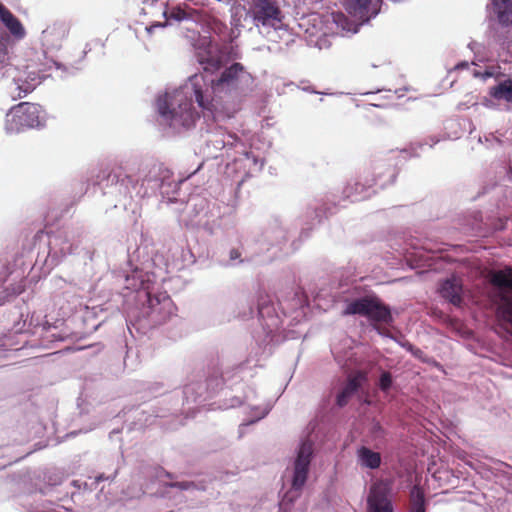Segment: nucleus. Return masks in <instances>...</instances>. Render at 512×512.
<instances>
[{
	"label": "nucleus",
	"instance_id": "nucleus-21",
	"mask_svg": "<svg viewBox=\"0 0 512 512\" xmlns=\"http://www.w3.org/2000/svg\"><path fill=\"white\" fill-rule=\"evenodd\" d=\"M9 39L8 37L0 40V65L10 64L18 69L20 64L16 57H10L8 50Z\"/></svg>",
	"mask_w": 512,
	"mask_h": 512
},
{
	"label": "nucleus",
	"instance_id": "nucleus-12",
	"mask_svg": "<svg viewBox=\"0 0 512 512\" xmlns=\"http://www.w3.org/2000/svg\"><path fill=\"white\" fill-rule=\"evenodd\" d=\"M356 462L362 469L375 470L381 465L382 458L379 452L367 446H359L356 449Z\"/></svg>",
	"mask_w": 512,
	"mask_h": 512
},
{
	"label": "nucleus",
	"instance_id": "nucleus-18",
	"mask_svg": "<svg viewBox=\"0 0 512 512\" xmlns=\"http://www.w3.org/2000/svg\"><path fill=\"white\" fill-rule=\"evenodd\" d=\"M164 15L169 19H174L177 21L192 19L194 21H198L199 14L198 11L191 8H182L180 6L173 7L167 14V12L164 13Z\"/></svg>",
	"mask_w": 512,
	"mask_h": 512
},
{
	"label": "nucleus",
	"instance_id": "nucleus-34",
	"mask_svg": "<svg viewBox=\"0 0 512 512\" xmlns=\"http://www.w3.org/2000/svg\"><path fill=\"white\" fill-rule=\"evenodd\" d=\"M439 139L436 137L431 138V143L429 144L430 147H433L436 143H438Z\"/></svg>",
	"mask_w": 512,
	"mask_h": 512
},
{
	"label": "nucleus",
	"instance_id": "nucleus-29",
	"mask_svg": "<svg viewBox=\"0 0 512 512\" xmlns=\"http://www.w3.org/2000/svg\"><path fill=\"white\" fill-rule=\"evenodd\" d=\"M241 404H242V402L240 401V399L237 398V397H234V398L231 399L230 403L225 406V408H234V407L239 406Z\"/></svg>",
	"mask_w": 512,
	"mask_h": 512
},
{
	"label": "nucleus",
	"instance_id": "nucleus-23",
	"mask_svg": "<svg viewBox=\"0 0 512 512\" xmlns=\"http://www.w3.org/2000/svg\"><path fill=\"white\" fill-rule=\"evenodd\" d=\"M411 497L413 502L411 512H425L424 495L421 490L417 487H414L411 491Z\"/></svg>",
	"mask_w": 512,
	"mask_h": 512
},
{
	"label": "nucleus",
	"instance_id": "nucleus-16",
	"mask_svg": "<svg viewBox=\"0 0 512 512\" xmlns=\"http://www.w3.org/2000/svg\"><path fill=\"white\" fill-rule=\"evenodd\" d=\"M366 379V376L362 372H358L348 379V382L338 393L336 402L339 407H343L347 404L349 398L357 391L361 383Z\"/></svg>",
	"mask_w": 512,
	"mask_h": 512
},
{
	"label": "nucleus",
	"instance_id": "nucleus-37",
	"mask_svg": "<svg viewBox=\"0 0 512 512\" xmlns=\"http://www.w3.org/2000/svg\"><path fill=\"white\" fill-rule=\"evenodd\" d=\"M5 302V298L0 295V305H2Z\"/></svg>",
	"mask_w": 512,
	"mask_h": 512
},
{
	"label": "nucleus",
	"instance_id": "nucleus-31",
	"mask_svg": "<svg viewBox=\"0 0 512 512\" xmlns=\"http://www.w3.org/2000/svg\"><path fill=\"white\" fill-rule=\"evenodd\" d=\"M332 351H333L335 359L338 361V363L341 365H344V363H343L344 360H343L342 356L340 355L339 351H337L335 348Z\"/></svg>",
	"mask_w": 512,
	"mask_h": 512
},
{
	"label": "nucleus",
	"instance_id": "nucleus-2",
	"mask_svg": "<svg viewBox=\"0 0 512 512\" xmlns=\"http://www.w3.org/2000/svg\"><path fill=\"white\" fill-rule=\"evenodd\" d=\"M231 13V24L235 28H246L251 24L269 41L277 42L288 32L286 13L277 0H250L247 8L234 6Z\"/></svg>",
	"mask_w": 512,
	"mask_h": 512
},
{
	"label": "nucleus",
	"instance_id": "nucleus-8",
	"mask_svg": "<svg viewBox=\"0 0 512 512\" xmlns=\"http://www.w3.org/2000/svg\"><path fill=\"white\" fill-rule=\"evenodd\" d=\"M195 57L198 63L203 67L204 72H214L218 70L222 62V53L217 43L209 37L199 38L194 45Z\"/></svg>",
	"mask_w": 512,
	"mask_h": 512
},
{
	"label": "nucleus",
	"instance_id": "nucleus-22",
	"mask_svg": "<svg viewBox=\"0 0 512 512\" xmlns=\"http://www.w3.org/2000/svg\"><path fill=\"white\" fill-rule=\"evenodd\" d=\"M270 309L269 307L265 306H259L258 307V313L259 316L264 321V327L267 329L268 333H272L276 328L279 326V319L278 317H269Z\"/></svg>",
	"mask_w": 512,
	"mask_h": 512
},
{
	"label": "nucleus",
	"instance_id": "nucleus-13",
	"mask_svg": "<svg viewBox=\"0 0 512 512\" xmlns=\"http://www.w3.org/2000/svg\"><path fill=\"white\" fill-rule=\"evenodd\" d=\"M462 283L457 277L446 279L440 286L441 296L454 305H460L462 301Z\"/></svg>",
	"mask_w": 512,
	"mask_h": 512
},
{
	"label": "nucleus",
	"instance_id": "nucleus-32",
	"mask_svg": "<svg viewBox=\"0 0 512 512\" xmlns=\"http://www.w3.org/2000/svg\"><path fill=\"white\" fill-rule=\"evenodd\" d=\"M245 156L247 159L252 158L255 165L258 164V159L256 157L252 156V154L250 152H245Z\"/></svg>",
	"mask_w": 512,
	"mask_h": 512
},
{
	"label": "nucleus",
	"instance_id": "nucleus-6",
	"mask_svg": "<svg viewBox=\"0 0 512 512\" xmlns=\"http://www.w3.org/2000/svg\"><path fill=\"white\" fill-rule=\"evenodd\" d=\"M313 452V443L310 440H304L300 444L294 461L291 489L284 495L280 503L281 508L292 503L294 499L299 496V493L305 485L308 477Z\"/></svg>",
	"mask_w": 512,
	"mask_h": 512
},
{
	"label": "nucleus",
	"instance_id": "nucleus-26",
	"mask_svg": "<svg viewBox=\"0 0 512 512\" xmlns=\"http://www.w3.org/2000/svg\"><path fill=\"white\" fill-rule=\"evenodd\" d=\"M23 291H24V285L20 282V283L15 284V285L12 287V289H11V293H8V292H7V290L5 289V290L0 291V295L6 299L8 296H16V295H19V294H21Z\"/></svg>",
	"mask_w": 512,
	"mask_h": 512
},
{
	"label": "nucleus",
	"instance_id": "nucleus-38",
	"mask_svg": "<svg viewBox=\"0 0 512 512\" xmlns=\"http://www.w3.org/2000/svg\"><path fill=\"white\" fill-rule=\"evenodd\" d=\"M14 80H17V81H22V76H18L17 78L15 77Z\"/></svg>",
	"mask_w": 512,
	"mask_h": 512
},
{
	"label": "nucleus",
	"instance_id": "nucleus-10",
	"mask_svg": "<svg viewBox=\"0 0 512 512\" xmlns=\"http://www.w3.org/2000/svg\"><path fill=\"white\" fill-rule=\"evenodd\" d=\"M390 486L386 482L375 483L368 497V512H393L389 499Z\"/></svg>",
	"mask_w": 512,
	"mask_h": 512
},
{
	"label": "nucleus",
	"instance_id": "nucleus-7",
	"mask_svg": "<svg viewBox=\"0 0 512 512\" xmlns=\"http://www.w3.org/2000/svg\"><path fill=\"white\" fill-rule=\"evenodd\" d=\"M491 282L499 288L495 302L497 321L501 326L512 329V296L503 290H512V267L493 272Z\"/></svg>",
	"mask_w": 512,
	"mask_h": 512
},
{
	"label": "nucleus",
	"instance_id": "nucleus-35",
	"mask_svg": "<svg viewBox=\"0 0 512 512\" xmlns=\"http://www.w3.org/2000/svg\"><path fill=\"white\" fill-rule=\"evenodd\" d=\"M226 144H230V141L228 140L227 142H225V141H223V140H222V141L219 143V148H223V147H225V145H226Z\"/></svg>",
	"mask_w": 512,
	"mask_h": 512
},
{
	"label": "nucleus",
	"instance_id": "nucleus-27",
	"mask_svg": "<svg viewBox=\"0 0 512 512\" xmlns=\"http://www.w3.org/2000/svg\"><path fill=\"white\" fill-rule=\"evenodd\" d=\"M171 486H173V487H178V488H180L181 490H188V489H190L191 487H194V483L181 482V483H175V484H172Z\"/></svg>",
	"mask_w": 512,
	"mask_h": 512
},
{
	"label": "nucleus",
	"instance_id": "nucleus-5",
	"mask_svg": "<svg viewBox=\"0 0 512 512\" xmlns=\"http://www.w3.org/2000/svg\"><path fill=\"white\" fill-rule=\"evenodd\" d=\"M343 314L366 317L373 323V328L380 335H385V333L377 326V324H389L392 322V315L389 307L382 303L376 296H365L348 302Z\"/></svg>",
	"mask_w": 512,
	"mask_h": 512
},
{
	"label": "nucleus",
	"instance_id": "nucleus-19",
	"mask_svg": "<svg viewBox=\"0 0 512 512\" xmlns=\"http://www.w3.org/2000/svg\"><path fill=\"white\" fill-rule=\"evenodd\" d=\"M345 196L352 201H360L370 196L368 190L359 182L348 184L344 190Z\"/></svg>",
	"mask_w": 512,
	"mask_h": 512
},
{
	"label": "nucleus",
	"instance_id": "nucleus-25",
	"mask_svg": "<svg viewBox=\"0 0 512 512\" xmlns=\"http://www.w3.org/2000/svg\"><path fill=\"white\" fill-rule=\"evenodd\" d=\"M392 385V376L389 372H383L379 380V387L382 391H387Z\"/></svg>",
	"mask_w": 512,
	"mask_h": 512
},
{
	"label": "nucleus",
	"instance_id": "nucleus-1",
	"mask_svg": "<svg viewBox=\"0 0 512 512\" xmlns=\"http://www.w3.org/2000/svg\"><path fill=\"white\" fill-rule=\"evenodd\" d=\"M251 83V75L240 63L232 64L219 77L210 80H206L204 74H194L179 88L158 96L159 121L175 132L191 128L198 118L193 100L202 109L204 117L211 116L215 121L230 118L237 110L230 99Z\"/></svg>",
	"mask_w": 512,
	"mask_h": 512
},
{
	"label": "nucleus",
	"instance_id": "nucleus-9",
	"mask_svg": "<svg viewBox=\"0 0 512 512\" xmlns=\"http://www.w3.org/2000/svg\"><path fill=\"white\" fill-rule=\"evenodd\" d=\"M69 33V26L64 22H55L41 33V45L44 53L57 51Z\"/></svg>",
	"mask_w": 512,
	"mask_h": 512
},
{
	"label": "nucleus",
	"instance_id": "nucleus-28",
	"mask_svg": "<svg viewBox=\"0 0 512 512\" xmlns=\"http://www.w3.org/2000/svg\"><path fill=\"white\" fill-rule=\"evenodd\" d=\"M166 26V23H155L153 25L147 26L145 28L148 34H151L156 28H163Z\"/></svg>",
	"mask_w": 512,
	"mask_h": 512
},
{
	"label": "nucleus",
	"instance_id": "nucleus-3",
	"mask_svg": "<svg viewBox=\"0 0 512 512\" xmlns=\"http://www.w3.org/2000/svg\"><path fill=\"white\" fill-rule=\"evenodd\" d=\"M142 277V273L137 271L132 276H127V288L137 290L139 297L147 299V305L143 307L142 311L143 316L153 325L162 324L175 314L176 307L166 292L153 294L145 285Z\"/></svg>",
	"mask_w": 512,
	"mask_h": 512
},
{
	"label": "nucleus",
	"instance_id": "nucleus-36",
	"mask_svg": "<svg viewBox=\"0 0 512 512\" xmlns=\"http://www.w3.org/2000/svg\"><path fill=\"white\" fill-rule=\"evenodd\" d=\"M61 252L63 254L70 253V247H66V248L63 247V248H61Z\"/></svg>",
	"mask_w": 512,
	"mask_h": 512
},
{
	"label": "nucleus",
	"instance_id": "nucleus-33",
	"mask_svg": "<svg viewBox=\"0 0 512 512\" xmlns=\"http://www.w3.org/2000/svg\"><path fill=\"white\" fill-rule=\"evenodd\" d=\"M283 238H284V231H283L282 229H280V230H278V231H277V237H276V240H277V242H278L279 240H281V239H283Z\"/></svg>",
	"mask_w": 512,
	"mask_h": 512
},
{
	"label": "nucleus",
	"instance_id": "nucleus-30",
	"mask_svg": "<svg viewBox=\"0 0 512 512\" xmlns=\"http://www.w3.org/2000/svg\"><path fill=\"white\" fill-rule=\"evenodd\" d=\"M240 256H241V254L237 249H232L230 251V260L232 262H235L236 260H238L240 258Z\"/></svg>",
	"mask_w": 512,
	"mask_h": 512
},
{
	"label": "nucleus",
	"instance_id": "nucleus-20",
	"mask_svg": "<svg viewBox=\"0 0 512 512\" xmlns=\"http://www.w3.org/2000/svg\"><path fill=\"white\" fill-rule=\"evenodd\" d=\"M206 390V386L202 382L190 383L184 387L183 394L187 402L196 401L202 397Z\"/></svg>",
	"mask_w": 512,
	"mask_h": 512
},
{
	"label": "nucleus",
	"instance_id": "nucleus-11",
	"mask_svg": "<svg viewBox=\"0 0 512 512\" xmlns=\"http://www.w3.org/2000/svg\"><path fill=\"white\" fill-rule=\"evenodd\" d=\"M489 95L491 99H485L483 103L488 108L494 107V100L512 104V78L499 81L497 85L490 88Z\"/></svg>",
	"mask_w": 512,
	"mask_h": 512
},
{
	"label": "nucleus",
	"instance_id": "nucleus-15",
	"mask_svg": "<svg viewBox=\"0 0 512 512\" xmlns=\"http://www.w3.org/2000/svg\"><path fill=\"white\" fill-rule=\"evenodd\" d=\"M256 397V393L253 389H249V392L245 395V404L250 409L249 415L251 416V420L247 422V425L252 424L256 421L264 418L269 411L271 410V405L269 403L265 404H256L254 403V398Z\"/></svg>",
	"mask_w": 512,
	"mask_h": 512
},
{
	"label": "nucleus",
	"instance_id": "nucleus-17",
	"mask_svg": "<svg viewBox=\"0 0 512 512\" xmlns=\"http://www.w3.org/2000/svg\"><path fill=\"white\" fill-rule=\"evenodd\" d=\"M456 70L467 69L472 76L476 78L487 79L491 77H498L501 72L499 71V67L495 66H486L483 70L478 69L475 63L469 64L468 62H460L455 66Z\"/></svg>",
	"mask_w": 512,
	"mask_h": 512
},
{
	"label": "nucleus",
	"instance_id": "nucleus-14",
	"mask_svg": "<svg viewBox=\"0 0 512 512\" xmlns=\"http://www.w3.org/2000/svg\"><path fill=\"white\" fill-rule=\"evenodd\" d=\"M0 21L15 38H24L23 25L2 3H0Z\"/></svg>",
	"mask_w": 512,
	"mask_h": 512
},
{
	"label": "nucleus",
	"instance_id": "nucleus-39",
	"mask_svg": "<svg viewBox=\"0 0 512 512\" xmlns=\"http://www.w3.org/2000/svg\"><path fill=\"white\" fill-rule=\"evenodd\" d=\"M375 429H377V430H381V426H380L379 424H376V425H375Z\"/></svg>",
	"mask_w": 512,
	"mask_h": 512
},
{
	"label": "nucleus",
	"instance_id": "nucleus-4",
	"mask_svg": "<svg viewBox=\"0 0 512 512\" xmlns=\"http://www.w3.org/2000/svg\"><path fill=\"white\" fill-rule=\"evenodd\" d=\"M45 120V112L40 105L22 102L8 110L3 129L7 136H15L42 127Z\"/></svg>",
	"mask_w": 512,
	"mask_h": 512
},
{
	"label": "nucleus",
	"instance_id": "nucleus-24",
	"mask_svg": "<svg viewBox=\"0 0 512 512\" xmlns=\"http://www.w3.org/2000/svg\"><path fill=\"white\" fill-rule=\"evenodd\" d=\"M26 69H31L27 72V76L25 78V87L18 85V88L20 89V92L18 93V96L21 97V92H24V94L30 92L34 88V84L29 83L28 80L34 81L36 78L37 70L34 68V64L29 63L24 66Z\"/></svg>",
	"mask_w": 512,
	"mask_h": 512
}]
</instances>
